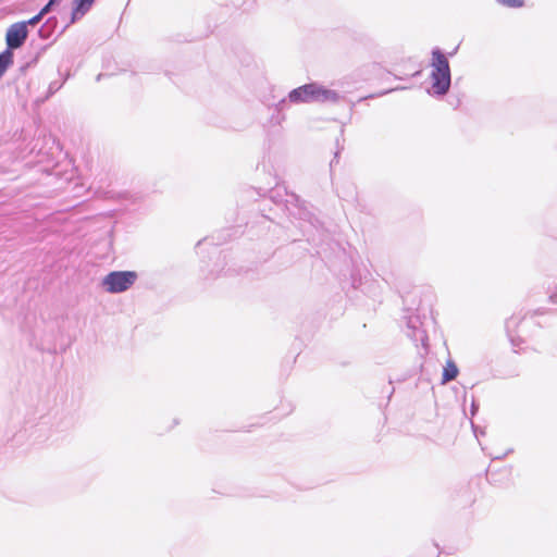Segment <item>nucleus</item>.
<instances>
[{"label": "nucleus", "mask_w": 557, "mask_h": 557, "mask_svg": "<svg viewBox=\"0 0 557 557\" xmlns=\"http://www.w3.org/2000/svg\"><path fill=\"white\" fill-rule=\"evenodd\" d=\"M101 77H102V74H99V75L97 76V81H100V78H101Z\"/></svg>", "instance_id": "nucleus-23"}, {"label": "nucleus", "mask_w": 557, "mask_h": 557, "mask_svg": "<svg viewBox=\"0 0 557 557\" xmlns=\"http://www.w3.org/2000/svg\"><path fill=\"white\" fill-rule=\"evenodd\" d=\"M28 37V28H26V23H14L12 24L5 33V44L7 48L2 51L4 54H8L9 58L14 60V50L20 49L24 46L26 39Z\"/></svg>", "instance_id": "nucleus-5"}, {"label": "nucleus", "mask_w": 557, "mask_h": 557, "mask_svg": "<svg viewBox=\"0 0 557 557\" xmlns=\"http://www.w3.org/2000/svg\"><path fill=\"white\" fill-rule=\"evenodd\" d=\"M407 335L416 343L420 342L423 346L428 339L426 332L419 327V318L409 317L407 321Z\"/></svg>", "instance_id": "nucleus-7"}, {"label": "nucleus", "mask_w": 557, "mask_h": 557, "mask_svg": "<svg viewBox=\"0 0 557 557\" xmlns=\"http://www.w3.org/2000/svg\"><path fill=\"white\" fill-rule=\"evenodd\" d=\"M38 61V55H36L30 62H26L25 64L21 65L18 71H20V74L21 75H24L26 73V71L28 70V67L35 63H37Z\"/></svg>", "instance_id": "nucleus-13"}, {"label": "nucleus", "mask_w": 557, "mask_h": 557, "mask_svg": "<svg viewBox=\"0 0 557 557\" xmlns=\"http://www.w3.org/2000/svg\"><path fill=\"white\" fill-rule=\"evenodd\" d=\"M136 280L135 271H111L102 278V286L110 294H120L131 288Z\"/></svg>", "instance_id": "nucleus-4"}, {"label": "nucleus", "mask_w": 557, "mask_h": 557, "mask_svg": "<svg viewBox=\"0 0 557 557\" xmlns=\"http://www.w3.org/2000/svg\"><path fill=\"white\" fill-rule=\"evenodd\" d=\"M517 325V321L515 318H510L506 321V330L509 333L510 329Z\"/></svg>", "instance_id": "nucleus-16"}, {"label": "nucleus", "mask_w": 557, "mask_h": 557, "mask_svg": "<svg viewBox=\"0 0 557 557\" xmlns=\"http://www.w3.org/2000/svg\"><path fill=\"white\" fill-rule=\"evenodd\" d=\"M498 4L506 8H521L524 4L523 0H495Z\"/></svg>", "instance_id": "nucleus-10"}, {"label": "nucleus", "mask_w": 557, "mask_h": 557, "mask_svg": "<svg viewBox=\"0 0 557 557\" xmlns=\"http://www.w3.org/2000/svg\"><path fill=\"white\" fill-rule=\"evenodd\" d=\"M59 21L55 16H50L38 29V35L41 39H48L58 28Z\"/></svg>", "instance_id": "nucleus-8"}, {"label": "nucleus", "mask_w": 557, "mask_h": 557, "mask_svg": "<svg viewBox=\"0 0 557 557\" xmlns=\"http://www.w3.org/2000/svg\"><path fill=\"white\" fill-rule=\"evenodd\" d=\"M431 58V89L428 92L435 97H444L448 94L451 85V73L448 58L444 52L435 47L432 49Z\"/></svg>", "instance_id": "nucleus-2"}, {"label": "nucleus", "mask_w": 557, "mask_h": 557, "mask_svg": "<svg viewBox=\"0 0 557 557\" xmlns=\"http://www.w3.org/2000/svg\"><path fill=\"white\" fill-rule=\"evenodd\" d=\"M96 0H73L72 12L70 22L63 26L60 34H63L65 29L71 25L81 20L91 9Z\"/></svg>", "instance_id": "nucleus-6"}, {"label": "nucleus", "mask_w": 557, "mask_h": 557, "mask_svg": "<svg viewBox=\"0 0 557 557\" xmlns=\"http://www.w3.org/2000/svg\"><path fill=\"white\" fill-rule=\"evenodd\" d=\"M471 426H472V429H473V431H474L475 436H478V434H476V428H475L474 423H471Z\"/></svg>", "instance_id": "nucleus-22"}, {"label": "nucleus", "mask_w": 557, "mask_h": 557, "mask_svg": "<svg viewBox=\"0 0 557 557\" xmlns=\"http://www.w3.org/2000/svg\"><path fill=\"white\" fill-rule=\"evenodd\" d=\"M42 17L44 16L38 12L35 16L30 17L27 21H22L21 23H26V28H28V26H34L38 24L42 20Z\"/></svg>", "instance_id": "nucleus-12"}, {"label": "nucleus", "mask_w": 557, "mask_h": 557, "mask_svg": "<svg viewBox=\"0 0 557 557\" xmlns=\"http://www.w3.org/2000/svg\"><path fill=\"white\" fill-rule=\"evenodd\" d=\"M52 9H53V7H52V5H50V3L48 2V3H46V4L41 8V10L39 11V13H40L42 16H45V15H46V14H48Z\"/></svg>", "instance_id": "nucleus-14"}, {"label": "nucleus", "mask_w": 557, "mask_h": 557, "mask_svg": "<svg viewBox=\"0 0 557 557\" xmlns=\"http://www.w3.org/2000/svg\"><path fill=\"white\" fill-rule=\"evenodd\" d=\"M289 197L290 200H287V202L290 203L292 207H287V210L289 211V214L295 219L304 222L300 224V228L302 230L304 234L310 235L313 230L318 231L320 222L306 207L305 201H302L299 196L294 193L290 194Z\"/></svg>", "instance_id": "nucleus-3"}, {"label": "nucleus", "mask_w": 557, "mask_h": 557, "mask_svg": "<svg viewBox=\"0 0 557 557\" xmlns=\"http://www.w3.org/2000/svg\"><path fill=\"white\" fill-rule=\"evenodd\" d=\"M398 89H405V87L395 88V90H398ZM392 91H394V89L384 90V91L380 92L377 96H383V95H386Z\"/></svg>", "instance_id": "nucleus-19"}, {"label": "nucleus", "mask_w": 557, "mask_h": 557, "mask_svg": "<svg viewBox=\"0 0 557 557\" xmlns=\"http://www.w3.org/2000/svg\"><path fill=\"white\" fill-rule=\"evenodd\" d=\"M338 153H339L338 151H337V152H335L334 159H333V160L331 161V163H330V165H331V166L333 165L334 161H336V162H337Z\"/></svg>", "instance_id": "nucleus-21"}, {"label": "nucleus", "mask_w": 557, "mask_h": 557, "mask_svg": "<svg viewBox=\"0 0 557 557\" xmlns=\"http://www.w3.org/2000/svg\"><path fill=\"white\" fill-rule=\"evenodd\" d=\"M459 373L458 367L451 360H448L446 367L443 370L442 382L446 383L457 377Z\"/></svg>", "instance_id": "nucleus-9"}, {"label": "nucleus", "mask_w": 557, "mask_h": 557, "mask_svg": "<svg viewBox=\"0 0 557 557\" xmlns=\"http://www.w3.org/2000/svg\"><path fill=\"white\" fill-rule=\"evenodd\" d=\"M479 410V404L472 399V403H471V416H474Z\"/></svg>", "instance_id": "nucleus-17"}, {"label": "nucleus", "mask_w": 557, "mask_h": 557, "mask_svg": "<svg viewBox=\"0 0 557 557\" xmlns=\"http://www.w3.org/2000/svg\"><path fill=\"white\" fill-rule=\"evenodd\" d=\"M63 83L64 82H62V83L51 82L48 87V92H47L46 99H48L49 97L54 95L59 89H61V87L63 86Z\"/></svg>", "instance_id": "nucleus-11"}, {"label": "nucleus", "mask_w": 557, "mask_h": 557, "mask_svg": "<svg viewBox=\"0 0 557 557\" xmlns=\"http://www.w3.org/2000/svg\"><path fill=\"white\" fill-rule=\"evenodd\" d=\"M207 243L213 244V242H212V240H210L209 238H205V239L199 240V242L197 243V247L201 246L202 244H207Z\"/></svg>", "instance_id": "nucleus-18"}, {"label": "nucleus", "mask_w": 557, "mask_h": 557, "mask_svg": "<svg viewBox=\"0 0 557 557\" xmlns=\"http://www.w3.org/2000/svg\"><path fill=\"white\" fill-rule=\"evenodd\" d=\"M554 288H555V293L550 294L549 301L553 304H557V278L554 282Z\"/></svg>", "instance_id": "nucleus-15"}, {"label": "nucleus", "mask_w": 557, "mask_h": 557, "mask_svg": "<svg viewBox=\"0 0 557 557\" xmlns=\"http://www.w3.org/2000/svg\"><path fill=\"white\" fill-rule=\"evenodd\" d=\"M342 96L333 89H329L317 82L301 85L292 89L286 98L281 99L276 104L277 111H283L289 103H337Z\"/></svg>", "instance_id": "nucleus-1"}, {"label": "nucleus", "mask_w": 557, "mask_h": 557, "mask_svg": "<svg viewBox=\"0 0 557 557\" xmlns=\"http://www.w3.org/2000/svg\"><path fill=\"white\" fill-rule=\"evenodd\" d=\"M63 0H49L48 2L50 3V5L52 7H55L58 4H60Z\"/></svg>", "instance_id": "nucleus-20"}]
</instances>
